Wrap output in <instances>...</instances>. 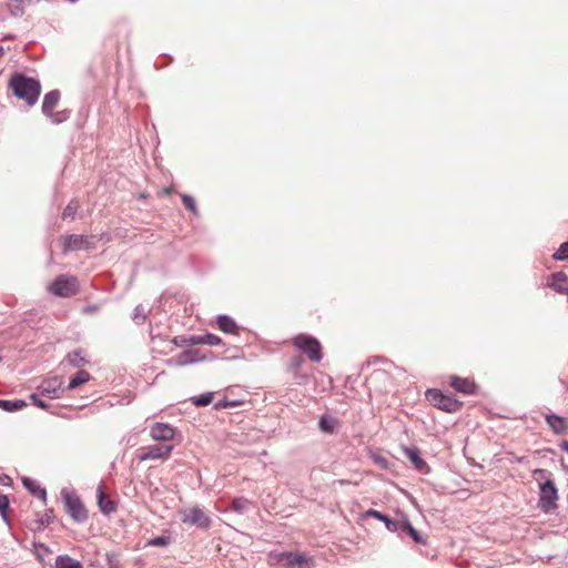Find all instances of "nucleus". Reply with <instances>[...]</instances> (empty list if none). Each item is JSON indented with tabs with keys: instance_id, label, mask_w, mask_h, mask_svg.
<instances>
[{
	"instance_id": "f257e3e1",
	"label": "nucleus",
	"mask_w": 568,
	"mask_h": 568,
	"mask_svg": "<svg viewBox=\"0 0 568 568\" xmlns=\"http://www.w3.org/2000/svg\"><path fill=\"white\" fill-rule=\"evenodd\" d=\"M9 87L17 98L24 100L30 106L37 103L41 93L40 82L20 72L11 75Z\"/></svg>"
},
{
	"instance_id": "f03ea898",
	"label": "nucleus",
	"mask_w": 568,
	"mask_h": 568,
	"mask_svg": "<svg viewBox=\"0 0 568 568\" xmlns=\"http://www.w3.org/2000/svg\"><path fill=\"white\" fill-rule=\"evenodd\" d=\"M60 100V91L51 90L48 92L42 101V112L43 114L50 119L51 123L60 124L67 121L70 116V111L63 110L59 112H53V109L57 106Z\"/></svg>"
},
{
	"instance_id": "7ed1b4c3",
	"label": "nucleus",
	"mask_w": 568,
	"mask_h": 568,
	"mask_svg": "<svg viewBox=\"0 0 568 568\" xmlns=\"http://www.w3.org/2000/svg\"><path fill=\"white\" fill-rule=\"evenodd\" d=\"M80 288L75 276L59 275L49 286V292L59 297H71L78 294Z\"/></svg>"
},
{
	"instance_id": "20e7f679",
	"label": "nucleus",
	"mask_w": 568,
	"mask_h": 568,
	"mask_svg": "<svg viewBox=\"0 0 568 568\" xmlns=\"http://www.w3.org/2000/svg\"><path fill=\"white\" fill-rule=\"evenodd\" d=\"M61 496L64 500L67 513L72 519L77 523H83L88 519V511L85 510L80 497L74 491L63 488L61 490Z\"/></svg>"
},
{
	"instance_id": "39448f33",
	"label": "nucleus",
	"mask_w": 568,
	"mask_h": 568,
	"mask_svg": "<svg viewBox=\"0 0 568 568\" xmlns=\"http://www.w3.org/2000/svg\"><path fill=\"white\" fill-rule=\"evenodd\" d=\"M539 501L538 506L545 513H551L557 509L558 490L555 481L547 477L546 480L540 484Z\"/></svg>"
},
{
	"instance_id": "423d86ee",
	"label": "nucleus",
	"mask_w": 568,
	"mask_h": 568,
	"mask_svg": "<svg viewBox=\"0 0 568 568\" xmlns=\"http://www.w3.org/2000/svg\"><path fill=\"white\" fill-rule=\"evenodd\" d=\"M426 397L434 407L447 413H455L462 407V403L454 396L444 394L438 389H428Z\"/></svg>"
},
{
	"instance_id": "0eeeda50",
	"label": "nucleus",
	"mask_w": 568,
	"mask_h": 568,
	"mask_svg": "<svg viewBox=\"0 0 568 568\" xmlns=\"http://www.w3.org/2000/svg\"><path fill=\"white\" fill-rule=\"evenodd\" d=\"M293 344L301 352L307 354L313 362H320L323 357L321 343L313 336L305 334L297 335Z\"/></svg>"
},
{
	"instance_id": "6e6552de",
	"label": "nucleus",
	"mask_w": 568,
	"mask_h": 568,
	"mask_svg": "<svg viewBox=\"0 0 568 568\" xmlns=\"http://www.w3.org/2000/svg\"><path fill=\"white\" fill-rule=\"evenodd\" d=\"M181 521L197 528L206 529L211 526L210 516L199 506L181 513Z\"/></svg>"
},
{
	"instance_id": "1a4fd4ad",
	"label": "nucleus",
	"mask_w": 568,
	"mask_h": 568,
	"mask_svg": "<svg viewBox=\"0 0 568 568\" xmlns=\"http://www.w3.org/2000/svg\"><path fill=\"white\" fill-rule=\"evenodd\" d=\"M63 379L59 376H53L50 378L43 379L40 385L37 387V392L47 398L55 399L60 398L63 393L65 392V388L62 387Z\"/></svg>"
},
{
	"instance_id": "9d476101",
	"label": "nucleus",
	"mask_w": 568,
	"mask_h": 568,
	"mask_svg": "<svg viewBox=\"0 0 568 568\" xmlns=\"http://www.w3.org/2000/svg\"><path fill=\"white\" fill-rule=\"evenodd\" d=\"M278 562L286 568H313L314 560L302 554L282 552Z\"/></svg>"
},
{
	"instance_id": "9b49d317",
	"label": "nucleus",
	"mask_w": 568,
	"mask_h": 568,
	"mask_svg": "<svg viewBox=\"0 0 568 568\" xmlns=\"http://www.w3.org/2000/svg\"><path fill=\"white\" fill-rule=\"evenodd\" d=\"M173 450L172 445H152L143 449L138 456L139 462L152 460V459H168Z\"/></svg>"
},
{
	"instance_id": "f8f14e48",
	"label": "nucleus",
	"mask_w": 568,
	"mask_h": 568,
	"mask_svg": "<svg viewBox=\"0 0 568 568\" xmlns=\"http://www.w3.org/2000/svg\"><path fill=\"white\" fill-rule=\"evenodd\" d=\"M176 429L165 423H154L150 427V436L155 442H171L174 440Z\"/></svg>"
},
{
	"instance_id": "ddd939ff",
	"label": "nucleus",
	"mask_w": 568,
	"mask_h": 568,
	"mask_svg": "<svg viewBox=\"0 0 568 568\" xmlns=\"http://www.w3.org/2000/svg\"><path fill=\"white\" fill-rule=\"evenodd\" d=\"M90 248H92V245L88 236L80 234H71L65 236L63 240V252Z\"/></svg>"
},
{
	"instance_id": "4468645a",
	"label": "nucleus",
	"mask_w": 568,
	"mask_h": 568,
	"mask_svg": "<svg viewBox=\"0 0 568 568\" xmlns=\"http://www.w3.org/2000/svg\"><path fill=\"white\" fill-rule=\"evenodd\" d=\"M205 356H200L199 349H186L181 352L178 356L172 358L170 362H174L178 366H185L187 364L197 363L205 361Z\"/></svg>"
},
{
	"instance_id": "2eb2a0df",
	"label": "nucleus",
	"mask_w": 568,
	"mask_h": 568,
	"mask_svg": "<svg viewBox=\"0 0 568 568\" xmlns=\"http://www.w3.org/2000/svg\"><path fill=\"white\" fill-rule=\"evenodd\" d=\"M405 456L410 460V463L414 465L415 469H417L420 473L427 474L429 473V467L427 463L422 458L420 452L417 447H406L404 449Z\"/></svg>"
},
{
	"instance_id": "dca6fc26",
	"label": "nucleus",
	"mask_w": 568,
	"mask_h": 568,
	"mask_svg": "<svg viewBox=\"0 0 568 568\" xmlns=\"http://www.w3.org/2000/svg\"><path fill=\"white\" fill-rule=\"evenodd\" d=\"M547 425L557 435H564L568 432V419L557 414H547L545 416Z\"/></svg>"
},
{
	"instance_id": "f3484780",
	"label": "nucleus",
	"mask_w": 568,
	"mask_h": 568,
	"mask_svg": "<svg viewBox=\"0 0 568 568\" xmlns=\"http://www.w3.org/2000/svg\"><path fill=\"white\" fill-rule=\"evenodd\" d=\"M397 531L399 535H408L416 544L425 545L426 538L414 528L408 519H403L397 525Z\"/></svg>"
},
{
	"instance_id": "a211bd4d",
	"label": "nucleus",
	"mask_w": 568,
	"mask_h": 568,
	"mask_svg": "<svg viewBox=\"0 0 568 568\" xmlns=\"http://www.w3.org/2000/svg\"><path fill=\"white\" fill-rule=\"evenodd\" d=\"M187 345H210V346H220L223 344L222 339L212 333H206L204 335L191 336L185 339Z\"/></svg>"
},
{
	"instance_id": "6ab92c4d",
	"label": "nucleus",
	"mask_w": 568,
	"mask_h": 568,
	"mask_svg": "<svg viewBox=\"0 0 568 568\" xmlns=\"http://www.w3.org/2000/svg\"><path fill=\"white\" fill-rule=\"evenodd\" d=\"M548 286L558 293H567L568 276L564 272H556L549 276Z\"/></svg>"
},
{
	"instance_id": "aec40b11",
	"label": "nucleus",
	"mask_w": 568,
	"mask_h": 568,
	"mask_svg": "<svg viewBox=\"0 0 568 568\" xmlns=\"http://www.w3.org/2000/svg\"><path fill=\"white\" fill-rule=\"evenodd\" d=\"M450 386L459 393L465 395H471L475 393L476 385L468 378L453 376L450 379Z\"/></svg>"
},
{
	"instance_id": "412c9836",
	"label": "nucleus",
	"mask_w": 568,
	"mask_h": 568,
	"mask_svg": "<svg viewBox=\"0 0 568 568\" xmlns=\"http://www.w3.org/2000/svg\"><path fill=\"white\" fill-rule=\"evenodd\" d=\"M216 323L219 325V328L221 331H223L224 333L234 334V335H236L239 333L237 324L229 315H219Z\"/></svg>"
},
{
	"instance_id": "4be33fe9",
	"label": "nucleus",
	"mask_w": 568,
	"mask_h": 568,
	"mask_svg": "<svg viewBox=\"0 0 568 568\" xmlns=\"http://www.w3.org/2000/svg\"><path fill=\"white\" fill-rule=\"evenodd\" d=\"M366 516L376 518V519L381 520L382 523H385L387 530H389L392 532L397 531V528H398L397 525L399 523L398 520H393L387 515L379 513L377 510H374V509L367 510Z\"/></svg>"
},
{
	"instance_id": "5701e85b",
	"label": "nucleus",
	"mask_w": 568,
	"mask_h": 568,
	"mask_svg": "<svg viewBox=\"0 0 568 568\" xmlns=\"http://www.w3.org/2000/svg\"><path fill=\"white\" fill-rule=\"evenodd\" d=\"M97 497L100 510L103 514H111L116 510L115 503L106 497V495L102 490V486H99Z\"/></svg>"
},
{
	"instance_id": "b1692460",
	"label": "nucleus",
	"mask_w": 568,
	"mask_h": 568,
	"mask_svg": "<svg viewBox=\"0 0 568 568\" xmlns=\"http://www.w3.org/2000/svg\"><path fill=\"white\" fill-rule=\"evenodd\" d=\"M23 486L34 496L40 498L42 501L47 500V491L41 488L33 479L24 477L22 479Z\"/></svg>"
},
{
	"instance_id": "393cba45",
	"label": "nucleus",
	"mask_w": 568,
	"mask_h": 568,
	"mask_svg": "<svg viewBox=\"0 0 568 568\" xmlns=\"http://www.w3.org/2000/svg\"><path fill=\"white\" fill-rule=\"evenodd\" d=\"M90 379V374L80 369L75 373L74 376L70 378V382L65 388V390H73L78 388L80 385L87 383Z\"/></svg>"
},
{
	"instance_id": "a878e982",
	"label": "nucleus",
	"mask_w": 568,
	"mask_h": 568,
	"mask_svg": "<svg viewBox=\"0 0 568 568\" xmlns=\"http://www.w3.org/2000/svg\"><path fill=\"white\" fill-rule=\"evenodd\" d=\"M337 424V419L329 415H323L320 418L318 427L321 432L325 434H333L335 432V427Z\"/></svg>"
},
{
	"instance_id": "bb28decb",
	"label": "nucleus",
	"mask_w": 568,
	"mask_h": 568,
	"mask_svg": "<svg viewBox=\"0 0 568 568\" xmlns=\"http://www.w3.org/2000/svg\"><path fill=\"white\" fill-rule=\"evenodd\" d=\"M55 568H83L79 560L71 558L68 555H60L55 559Z\"/></svg>"
},
{
	"instance_id": "cd10ccee",
	"label": "nucleus",
	"mask_w": 568,
	"mask_h": 568,
	"mask_svg": "<svg viewBox=\"0 0 568 568\" xmlns=\"http://www.w3.org/2000/svg\"><path fill=\"white\" fill-rule=\"evenodd\" d=\"M67 359L72 367H81L89 363L88 359L82 355L81 349L68 353Z\"/></svg>"
},
{
	"instance_id": "c85d7f7f",
	"label": "nucleus",
	"mask_w": 568,
	"mask_h": 568,
	"mask_svg": "<svg viewBox=\"0 0 568 568\" xmlns=\"http://www.w3.org/2000/svg\"><path fill=\"white\" fill-rule=\"evenodd\" d=\"M26 402L22 399H14V400H7V399H0V408H2L6 412H17L22 409L26 406Z\"/></svg>"
},
{
	"instance_id": "c756f323",
	"label": "nucleus",
	"mask_w": 568,
	"mask_h": 568,
	"mask_svg": "<svg viewBox=\"0 0 568 568\" xmlns=\"http://www.w3.org/2000/svg\"><path fill=\"white\" fill-rule=\"evenodd\" d=\"M250 500L244 497L234 498L231 504L232 510L239 514L245 513L250 508Z\"/></svg>"
},
{
	"instance_id": "7c9ffc66",
	"label": "nucleus",
	"mask_w": 568,
	"mask_h": 568,
	"mask_svg": "<svg viewBox=\"0 0 568 568\" xmlns=\"http://www.w3.org/2000/svg\"><path fill=\"white\" fill-rule=\"evenodd\" d=\"M214 393L207 392L199 396H193L191 402L197 407H204L212 403Z\"/></svg>"
},
{
	"instance_id": "2f4dec72",
	"label": "nucleus",
	"mask_w": 568,
	"mask_h": 568,
	"mask_svg": "<svg viewBox=\"0 0 568 568\" xmlns=\"http://www.w3.org/2000/svg\"><path fill=\"white\" fill-rule=\"evenodd\" d=\"M10 501L7 495L0 494V515L3 521L9 523L8 509Z\"/></svg>"
},
{
	"instance_id": "473e14b6",
	"label": "nucleus",
	"mask_w": 568,
	"mask_h": 568,
	"mask_svg": "<svg viewBox=\"0 0 568 568\" xmlns=\"http://www.w3.org/2000/svg\"><path fill=\"white\" fill-rule=\"evenodd\" d=\"M79 207V202L77 200L70 201V203L65 206L62 213V217L65 219H74L77 210Z\"/></svg>"
},
{
	"instance_id": "72a5a7b5",
	"label": "nucleus",
	"mask_w": 568,
	"mask_h": 568,
	"mask_svg": "<svg viewBox=\"0 0 568 568\" xmlns=\"http://www.w3.org/2000/svg\"><path fill=\"white\" fill-rule=\"evenodd\" d=\"M556 261H567L568 260V241L560 244L558 250L552 255Z\"/></svg>"
},
{
	"instance_id": "f704fd0d",
	"label": "nucleus",
	"mask_w": 568,
	"mask_h": 568,
	"mask_svg": "<svg viewBox=\"0 0 568 568\" xmlns=\"http://www.w3.org/2000/svg\"><path fill=\"white\" fill-rule=\"evenodd\" d=\"M181 200L186 209H189L194 215H197V209L193 196L189 194H182Z\"/></svg>"
},
{
	"instance_id": "c9c22d12",
	"label": "nucleus",
	"mask_w": 568,
	"mask_h": 568,
	"mask_svg": "<svg viewBox=\"0 0 568 568\" xmlns=\"http://www.w3.org/2000/svg\"><path fill=\"white\" fill-rule=\"evenodd\" d=\"M146 320V313H145V310L144 307L139 304L135 306L134 308V313H133V321L136 323V324H143Z\"/></svg>"
},
{
	"instance_id": "e433bc0d",
	"label": "nucleus",
	"mask_w": 568,
	"mask_h": 568,
	"mask_svg": "<svg viewBox=\"0 0 568 568\" xmlns=\"http://www.w3.org/2000/svg\"><path fill=\"white\" fill-rule=\"evenodd\" d=\"M42 396L37 392V393H32L29 398L31 400V403L41 408V409H44V410H48L50 408V405H48L42 398Z\"/></svg>"
},
{
	"instance_id": "4c0bfd02",
	"label": "nucleus",
	"mask_w": 568,
	"mask_h": 568,
	"mask_svg": "<svg viewBox=\"0 0 568 568\" xmlns=\"http://www.w3.org/2000/svg\"><path fill=\"white\" fill-rule=\"evenodd\" d=\"M53 519H54L53 510L52 509L45 510V513L38 520L39 528L50 525L53 521Z\"/></svg>"
},
{
	"instance_id": "58836bf2",
	"label": "nucleus",
	"mask_w": 568,
	"mask_h": 568,
	"mask_svg": "<svg viewBox=\"0 0 568 568\" xmlns=\"http://www.w3.org/2000/svg\"><path fill=\"white\" fill-rule=\"evenodd\" d=\"M170 544V537L168 536H158L148 541L149 546L154 547H165Z\"/></svg>"
},
{
	"instance_id": "ea45409f",
	"label": "nucleus",
	"mask_w": 568,
	"mask_h": 568,
	"mask_svg": "<svg viewBox=\"0 0 568 568\" xmlns=\"http://www.w3.org/2000/svg\"><path fill=\"white\" fill-rule=\"evenodd\" d=\"M237 405H239V403L235 402V400L222 399V400H219V402H216L214 404V409L221 410V409H225V408H229V407H235Z\"/></svg>"
},
{
	"instance_id": "a19ab883",
	"label": "nucleus",
	"mask_w": 568,
	"mask_h": 568,
	"mask_svg": "<svg viewBox=\"0 0 568 568\" xmlns=\"http://www.w3.org/2000/svg\"><path fill=\"white\" fill-rule=\"evenodd\" d=\"M374 462L376 464L381 465L383 468H387V466H388V460L382 456H375Z\"/></svg>"
},
{
	"instance_id": "79ce46f5",
	"label": "nucleus",
	"mask_w": 568,
	"mask_h": 568,
	"mask_svg": "<svg viewBox=\"0 0 568 568\" xmlns=\"http://www.w3.org/2000/svg\"><path fill=\"white\" fill-rule=\"evenodd\" d=\"M99 306L97 304L88 305L83 308V313L85 314H93L99 311Z\"/></svg>"
},
{
	"instance_id": "37998d69",
	"label": "nucleus",
	"mask_w": 568,
	"mask_h": 568,
	"mask_svg": "<svg viewBox=\"0 0 568 568\" xmlns=\"http://www.w3.org/2000/svg\"><path fill=\"white\" fill-rule=\"evenodd\" d=\"M185 339H186V338H184V337H175V338H174V343H175V345H178V346H182V345H184V344H185V345H187V343L185 342Z\"/></svg>"
},
{
	"instance_id": "c03bdc74",
	"label": "nucleus",
	"mask_w": 568,
	"mask_h": 568,
	"mask_svg": "<svg viewBox=\"0 0 568 568\" xmlns=\"http://www.w3.org/2000/svg\"><path fill=\"white\" fill-rule=\"evenodd\" d=\"M36 548L38 550H43V552H45V554L50 551L49 548L45 545H43V544L37 545Z\"/></svg>"
},
{
	"instance_id": "a18cd8bd",
	"label": "nucleus",
	"mask_w": 568,
	"mask_h": 568,
	"mask_svg": "<svg viewBox=\"0 0 568 568\" xmlns=\"http://www.w3.org/2000/svg\"><path fill=\"white\" fill-rule=\"evenodd\" d=\"M535 474H539L542 477H546L549 475V473L546 469H536Z\"/></svg>"
},
{
	"instance_id": "49530a36",
	"label": "nucleus",
	"mask_w": 568,
	"mask_h": 568,
	"mask_svg": "<svg viewBox=\"0 0 568 568\" xmlns=\"http://www.w3.org/2000/svg\"><path fill=\"white\" fill-rule=\"evenodd\" d=\"M4 48L0 45V59L4 55Z\"/></svg>"
}]
</instances>
